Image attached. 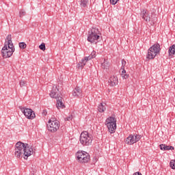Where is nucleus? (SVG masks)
<instances>
[{"mask_svg":"<svg viewBox=\"0 0 175 175\" xmlns=\"http://www.w3.org/2000/svg\"><path fill=\"white\" fill-rule=\"evenodd\" d=\"M169 55H174L175 54V44H173L172 46H170L168 50Z\"/></svg>","mask_w":175,"mask_h":175,"instance_id":"nucleus-19","label":"nucleus"},{"mask_svg":"<svg viewBox=\"0 0 175 175\" xmlns=\"http://www.w3.org/2000/svg\"><path fill=\"white\" fill-rule=\"evenodd\" d=\"M75 155L79 163H88L91 158L88 152L83 150H79Z\"/></svg>","mask_w":175,"mask_h":175,"instance_id":"nucleus-7","label":"nucleus"},{"mask_svg":"<svg viewBox=\"0 0 175 175\" xmlns=\"http://www.w3.org/2000/svg\"><path fill=\"white\" fill-rule=\"evenodd\" d=\"M114 125V124H117V119H116L114 117H109L106 120V125H108L110 126V125Z\"/></svg>","mask_w":175,"mask_h":175,"instance_id":"nucleus-15","label":"nucleus"},{"mask_svg":"<svg viewBox=\"0 0 175 175\" xmlns=\"http://www.w3.org/2000/svg\"><path fill=\"white\" fill-rule=\"evenodd\" d=\"M19 16H20V17H23V16H25V11L21 10L19 12Z\"/></svg>","mask_w":175,"mask_h":175,"instance_id":"nucleus-30","label":"nucleus"},{"mask_svg":"<svg viewBox=\"0 0 175 175\" xmlns=\"http://www.w3.org/2000/svg\"><path fill=\"white\" fill-rule=\"evenodd\" d=\"M82 93L83 90H81V88H80V87H76L72 91V95L73 96H75V98H80Z\"/></svg>","mask_w":175,"mask_h":175,"instance_id":"nucleus-14","label":"nucleus"},{"mask_svg":"<svg viewBox=\"0 0 175 175\" xmlns=\"http://www.w3.org/2000/svg\"><path fill=\"white\" fill-rule=\"evenodd\" d=\"M100 32L99 29L96 27H93L89 31V34L88 36V40L90 43H98V40H99Z\"/></svg>","mask_w":175,"mask_h":175,"instance_id":"nucleus-4","label":"nucleus"},{"mask_svg":"<svg viewBox=\"0 0 175 175\" xmlns=\"http://www.w3.org/2000/svg\"><path fill=\"white\" fill-rule=\"evenodd\" d=\"M20 110L23 113L24 116L26 118L29 120H33L36 116L35 115V112L32 111L31 109L19 107Z\"/></svg>","mask_w":175,"mask_h":175,"instance_id":"nucleus-9","label":"nucleus"},{"mask_svg":"<svg viewBox=\"0 0 175 175\" xmlns=\"http://www.w3.org/2000/svg\"><path fill=\"white\" fill-rule=\"evenodd\" d=\"M96 57V51H93L91 54L88 57L89 59H92V58H95Z\"/></svg>","mask_w":175,"mask_h":175,"instance_id":"nucleus-22","label":"nucleus"},{"mask_svg":"<svg viewBox=\"0 0 175 175\" xmlns=\"http://www.w3.org/2000/svg\"><path fill=\"white\" fill-rule=\"evenodd\" d=\"M53 121L54 122H59V121L57 120V118H51L49 120V122H53Z\"/></svg>","mask_w":175,"mask_h":175,"instance_id":"nucleus-31","label":"nucleus"},{"mask_svg":"<svg viewBox=\"0 0 175 175\" xmlns=\"http://www.w3.org/2000/svg\"><path fill=\"white\" fill-rule=\"evenodd\" d=\"M109 83L111 87H115V85H117V84H118V78L114 75H112L109 78Z\"/></svg>","mask_w":175,"mask_h":175,"instance_id":"nucleus-13","label":"nucleus"},{"mask_svg":"<svg viewBox=\"0 0 175 175\" xmlns=\"http://www.w3.org/2000/svg\"><path fill=\"white\" fill-rule=\"evenodd\" d=\"M120 70H122L120 75L122 79H128V77H129V75L126 74V70H125V69H121Z\"/></svg>","mask_w":175,"mask_h":175,"instance_id":"nucleus-20","label":"nucleus"},{"mask_svg":"<svg viewBox=\"0 0 175 175\" xmlns=\"http://www.w3.org/2000/svg\"><path fill=\"white\" fill-rule=\"evenodd\" d=\"M39 49H40V50H42V51H44V50H46V44L42 43V44L39 46Z\"/></svg>","mask_w":175,"mask_h":175,"instance_id":"nucleus-24","label":"nucleus"},{"mask_svg":"<svg viewBox=\"0 0 175 175\" xmlns=\"http://www.w3.org/2000/svg\"><path fill=\"white\" fill-rule=\"evenodd\" d=\"M169 150H174V147L165 145V151Z\"/></svg>","mask_w":175,"mask_h":175,"instance_id":"nucleus-29","label":"nucleus"},{"mask_svg":"<svg viewBox=\"0 0 175 175\" xmlns=\"http://www.w3.org/2000/svg\"><path fill=\"white\" fill-rule=\"evenodd\" d=\"M133 175H142V173L137 172L134 173Z\"/></svg>","mask_w":175,"mask_h":175,"instance_id":"nucleus-34","label":"nucleus"},{"mask_svg":"<svg viewBox=\"0 0 175 175\" xmlns=\"http://www.w3.org/2000/svg\"><path fill=\"white\" fill-rule=\"evenodd\" d=\"M33 154V149L28 145L21 142H18L15 145L14 155L16 158H23V157H31Z\"/></svg>","mask_w":175,"mask_h":175,"instance_id":"nucleus-1","label":"nucleus"},{"mask_svg":"<svg viewBox=\"0 0 175 175\" xmlns=\"http://www.w3.org/2000/svg\"><path fill=\"white\" fill-rule=\"evenodd\" d=\"M88 61H90L89 58L88 57H85L81 62H79V63H78L77 68H78V69H83Z\"/></svg>","mask_w":175,"mask_h":175,"instance_id":"nucleus-12","label":"nucleus"},{"mask_svg":"<svg viewBox=\"0 0 175 175\" xmlns=\"http://www.w3.org/2000/svg\"><path fill=\"white\" fill-rule=\"evenodd\" d=\"M107 126L109 133H114L116 129H117V123H115L114 124H111L110 126L107 125Z\"/></svg>","mask_w":175,"mask_h":175,"instance_id":"nucleus-16","label":"nucleus"},{"mask_svg":"<svg viewBox=\"0 0 175 175\" xmlns=\"http://www.w3.org/2000/svg\"><path fill=\"white\" fill-rule=\"evenodd\" d=\"M159 147L160 150H162L163 151H166V144H160Z\"/></svg>","mask_w":175,"mask_h":175,"instance_id":"nucleus-28","label":"nucleus"},{"mask_svg":"<svg viewBox=\"0 0 175 175\" xmlns=\"http://www.w3.org/2000/svg\"><path fill=\"white\" fill-rule=\"evenodd\" d=\"M72 118H73V117L72 116V115H70L68 117L66 118L64 120L65 121H70L72 120Z\"/></svg>","mask_w":175,"mask_h":175,"instance_id":"nucleus-33","label":"nucleus"},{"mask_svg":"<svg viewBox=\"0 0 175 175\" xmlns=\"http://www.w3.org/2000/svg\"><path fill=\"white\" fill-rule=\"evenodd\" d=\"M87 3H88V0H83L81 1V5L83 8H85V6H87Z\"/></svg>","mask_w":175,"mask_h":175,"instance_id":"nucleus-26","label":"nucleus"},{"mask_svg":"<svg viewBox=\"0 0 175 175\" xmlns=\"http://www.w3.org/2000/svg\"><path fill=\"white\" fill-rule=\"evenodd\" d=\"M109 66H110V62H107V60H104V62L101 64L103 69H109Z\"/></svg>","mask_w":175,"mask_h":175,"instance_id":"nucleus-18","label":"nucleus"},{"mask_svg":"<svg viewBox=\"0 0 175 175\" xmlns=\"http://www.w3.org/2000/svg\"><path fill=\"white\" fill-rule=\"evenodd\" d=\"M15 49L12 41V35L9 34L5 38L4 46L1 49L3 58H10L14 53Z\"/></svg>","mask_w":175,"mask_h":175,"instance_id":"nucleus-2","label":"nucleus"},{"mask_svg":"<svg viewBox=\"0 0 175 175\" xmlns=\"http://www.w3.org/2000/svg\"><path fill=\"white\" fill-rule=\"evenodd\" d=\"M161 51V45L159 44H153L148 51L146 58L148 59H154Z\"/></svg>","mask_w":175,"mask_h":175,"instance_id":"nucleus-6","label":"nucleus"},{"mask_svg":"<svg viewBox=\"0 0 175 175\" xmlns=\"http://www.w3.org/2000/svg\"><path fill=\"white\" fill-rule=\"evenodd\" d=\"M46 126L49 132L55 133V132L59 129V122H48Z\"/></svg>","mask_w":175,"mask_h":175,"instance_id":"nucleus-11","label":"nucleus"},{"mask_svg":"<svg viewBox=\"0 0 175 175\" xmlns=\"http://www.w3.org/2000/svg\"><path fill=\"white\" fill-rule=\"evenodd\" d=\"M19 47L20 49H26L27 48V44L25 42H19Z\"/></svg>","mask_w":175,"mask_h":175,"instance_id":"nucleus-23","label":"nucleus"},{"mask_svg":"<svg viewBox=\"0 0 175 175\" xmlns=\"http://www.w3.org/2000/svg\"><path fill=\"white\" fill-rule=\"evenodd\" d=\"M118 1L120 0H110V3H111V5H116Z\"/></svg>","mask_w":175,"mask_h":175,"instance_id":"nucleus-32","label":"nucleus"},{"mask_svg":"<svg viewBox=\"0 0 175 175\" xmlns=\"http://www.w3.org/2000/svg\"><path fill=\"white\" fill-rule=\"evenodd\" d=\"M44 111H43L44 114V113H45Z\"/></svg>","mask_w":175,"mask_h":175,"instance_id":"nucleus-35","label":"nucleus"},{"mask_svg":"<svg viewBox=\"0 0 175 175\" xmlns=\"http://www.w3.org/2000/svg\"><path fill=\"white\" fill-rule=\"evenodd\" d=\"M142 139V135L135 134L130 135L125 140L126 144H129V146H132V144H135V143H137L139 140Z\"/></svg>","mask_w":175,"mask_h":175,"instance_id":"nucleus-10","label":"nucleus"},{"mask_svg":"<svg viewBox=\"0 0 175 175\" xmlns=\"http://www.w3.org/2000/svg\"><path fill=\"white\" fill-rule=\"evenodd\" d=\"M106 104L101 103L98 106V110L100 113H103L106 110Z\"/></svg>","mask_w":175,"mask_h":175,"instance_id":"nucleus-17","label":"nucleus"},{"mask_svg":"<svg viewBox=\"0 0 175 175\" xmlns=\"http://www.w3.org/2000/svg\"><path fill=\"white\" fill-rule=\"evenodd\" d=\"M125 65H126V61L125 59H122V68L121 69H125Z\"/></svg>","mask_w":175,"mask_h":175,"instance_id":"nucleus-27","label":"nucleus"},{"mask_svg":"<svg viewBox=\"0 0 175 175\" xmlns=\"http://www.w3.org/2000/svg\"><path fill=\"white\" fill-rule=\"evenodd\" d=\"M140 16L146 23H150V25H154L155 24V18H151L150 12L147 11V10H142Z\"/></svg>","mask_w":175,"mask_h":175,"instance_id":"nucleus-8","label":"nucleus"},{"mask_svg":"<svg viewBox=\"0 0 175 175\" xmlns=\"http://www.w3.org/2000/svg\"><path fill=\"white\" fill-rule=\"evenodd\" d=\"M79 142L82 146H91L92 144V135L88 131H83L81 133Z\"/></svg>","mask_w":175,"mask_h":175,"instance_id":"nucleus-5","label":"nucleus"},{"mask_svg":"<svg viewBox=\"0 0 175 175\" xmlns=\"http://www.w3.org/2000/svg\"><path fill=\"white\" fill-rule=\"evenodd\" d=\"M19 85H20V87H21V88H23L24 87H27V81H25L24 79H21L19 82Z\"/></svg>","mask_w":175,"mask_h":175,"instance_id":"nucleus-21","label":"nucleus"},{"mask_svg":"<svg viewBox=\"0 0 175 175\" xmlns=\"http://www.w3.org/2000/svg\"><path fill=\"white\" fill-rule=\"evenodd\" d=\"M170 166L172 169H175V160H171L170 163Z\"/></svg>","mask_w":175,"mask_h":175,"instance_id":"nucleus-25","label":"nucleus"},{"mask_svg":"<svg viewBox=\"0 0 175 175\" xmlns=\"http://www.w3.org/2000/svg\"><path fill=\"white\" fill-rule=\"evenodd\" d=\"M61 93H59L57 86H53V89L50 93L51 98H55L57 100L56 107L59 110V109H64L65 104L62 101V98L61 97Z\"/></svg>","mask_w":175,"mask_h":175,"instance_id":"nucleus-3","label":"nucleus"}]
</instances>
